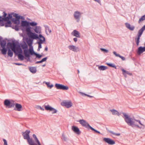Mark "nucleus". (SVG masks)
<instances>
[{
	"label": "nucleus",
	"instance_id": "1",
	"mask_svg": "<svg viewBox=\"0 0 145 145\" xmlns=\"http://www.w3.org/2000/svg\"><path fill=\"white\" fill-rule=\"evenodd\" d=\"M37 22L33 21L30 22L27 20H21V28L24 33H26L27 36L33 33L31 29H33V27L30 26L35 27L37 26Z\"/></svg>",
	"mask_w": 145,
	"mask_h": 145
},
{
	"label": "nucleus",
	"instance_id": "2",
	"mask_svg": "<svg viewBox=\"0 0 145 145\" xmlns=\"http://www.w3.org/2000/svg\"><path fill=\"white\" fill-rule=\"evenodd\" d=\"M30 49L28 48V45H25L24 46L25 50L24 52L25 56L28 58V61H30V57L31 56L34 55L36 56V58L39 59L42 56L39 54L35 52L33 50V47L32 45L29 46Z\"/></svg>",
	"mask_w": 145,
	"mask_h": 145
},
{
	"label": "nucleus",
	"instance_id": "3",
	"mask_svg": "<svg viewBox=\"0 0 145 145\" xmlns=\"http://www.w3.org/2000/svg\"><path fill=\"white\" fill-rule=\"evenodd\" d=\"M25 35V34L24 36H23V40L24 41L26 42V43L27 42L29 46L32 45L34 39H38L39 40V39H41V38H45L41 34H39L38 35L37 34L33 32L28 35V37H27V36H26L25 37H24Z\"/></svg>",
	"mask_w": 145,
	"mask_h": 145
},
{
	"label": "nucleus",
	"instance_id": "4",
	"mask_svg": "<svg viewBox=\"0 0 145 145\" xmlns=\"http://www.w3.org/2000/svg\"><path fill=\"white\" fill-rule=\"evenodd\" d=\"M122 114L123 116V117L125 122L129 125L131 126L133 128L135 127H137L139 129L142 128V127L139 126L138 124L135 123V122L133 121V119L131 118L129 116L124 112H122Z\"/></svg>",
	"mask_w": 145,
	"mask_h": 145
},
{
	"label": "nucleus",
	"instance_id": "5",
	"mask_svg": "<svg viewBox=\"0 0 145 145\" xmlns=\"http://www.w3.org/2000/svg\"><path fill=\"white\" fill-rule=\"evenodd\" d=\"M30 132V130H27L25 132H22V135L25 139H27V142L29 145H41L39 142L37 143H35L32 138H30L29 133Z\"/></svg>",
	"mask_w": 145,
	"mask_h": 145
},
{
	"label": "nucleus",
	"instance_id": "6",
	"mask_svg": "<svg viewBox=\"0 0 145 145\" xmlns=\"http://www.w3.org/2000/svg\"><path fill=\"white\" fill-rule=\"evenodd\" d=\"M79 122L82 126L85 127L88 129H91L92 131H94L95 133L99 134H101L99 131L92 127L86 120L83 119L80 120H79Z\"/></svg>",
	"mask_w": 145,
	"mask_h": 145
},
{
	"label": "nucleus",
	"instance_id": "7",
	"mask_svg": "<svg viewBox=\"0 0 145 145\" xmlns=\"http://www.w3.org/2000/svg\"><path fill=\"white\" fill-rule=\"evenodd\" d=\"M79 122L82 126L85 127L88 129H91L92 131H94L95 133L99 134H101L99 131L92 127L86 120L83 119L80 120H79Z\"/></svg>",
	"mask_w": 145,
	"mask_h": 145
},
{
	"label": "nucleus",
	"instance_id": "8",
	"mask_svg": "<svg viewBox=\"0 0 145 145\" xmlns=\"http://www.w3.org/2000/svg\"><path fill=\"white\" fill-rule=\"evenodd\" d=\"M23 42L24 43L22 45L21 47L24 50V55L23 54V51L22 50H21L20 51L18 52V53L14 52L15 54L16 55H17L18 56V58L20 60H23L25 58L27 59V61H28V58L25 56L24 52V50H25L24 46L25 45L27 44L25 41L24 40Z\"/></svg>",
	"mask_w": 145,
	"mask_h": 145
},
{
	"label": "nucleus",
	"instance_id": "9",
	"mask_svg": "<svg viewBox=\"0 0 145 145\" xmlns=\"http://www.w3.org/2000/svg\"><path fill=\"white\" fill-rule=\"evenodd\" d=\"M14 101L12 99H5L4 101V105L7 108H11L14 106Z\"/></svg>",
	"mask_w": 145,
	"mask_h": 145
},
{
	"label": "nucleus",
	"instance_id": "10",
	"mask_svg": "<svg viewBox=\"0 0 145 145\" xmlns=\"http://www.w3.org/2000/svg\"><path fill=\"white\" fill-rule=\"evenodd\" d=\"M7 39V38L3 40L2 41V43L0 44L1 47L2 48V49H0V50L1 51L2 54L4 55H5L7 54L8 50L6 48V46L7 44L6 41Z\"/></svg>",
	"mask_w": 145,
	"mask_h": 145
},
{
	"label": "nucleus",
	"instance_id": "11",
	"mask_svg": "<svg viewBox=\"0 0 145 145\" xmlns=\"http://www.w3.org/2000/svg\"><path fill=\"white\" fill-rule=\"evenodd\" d=\"M12 13L8 14L7 19V21H6L7 22L5 23V27H12V26L11 25V23L10 21V20H13V18L12 17Z\"/></svg>",
	"mask_w": 145,
	"mask_h": 145
},
{
	"label": "nucleus",
	"instance_id": "12",
	"mask_svg": "<svg viewBox=\"0 0 145 145\" xmlns=\"http://www.w3.org/2000/svg\"><path fill=\"white\" fill-rule=\"evenodd\" d=\"M55 86L57 89L63 90H67L69 89V87L67 86L58 83H56L55 85Z\"/></svg>",
	"mask_w": 145,
	"mask_h": 145
},
{
	"label": "nucleus",
	"instance_id": "13",
	"mask_svg": "<svg viewBox=\"0 0 145 145\" xmlns=\"http://www.w3.org/2000/svg\"><path fill=\"white\" fill-rule=\"evenodd\" d=\"M3 17L1 16L0 17V25L1 26H3L4 25V23L3 21H7V14L5 12H3Z\"/></svg>",
	"mask_w": 145,
	"mask_h": 145
},
{
	"label": "nucleus",
	"instance_id": "14",
	"mask_svg": "<svg viewBox=\"0 0 145 145\" xmlns=\"http://www.w3.org/2000/svg\"><path fill=\"white\" fill-rule=\"evenodd\" d=\"M103 140L109 145H112L115 144V142L114 140L110 138H104Z\"/></svg>",
	"mask_w": 145,
	"mask_h": 145
},
{
	"label": "nucleus",
	"instance_id": "15",
	"mask_svg": "<svg viewBox=\"0 0 145 145\" xmlns=\"http://www.w3.org/2000/svg\"><path fill=\"white\" fill-rule=\"evenodd\" d=\"M82 13L78 11H76L74 12V18L76 20V22H78L80 21Z\"/></svg>",
	"mask_w": 145,
	"mask_h": 145
},
{
	"label": "nucleus",
	"instance_id": "16",
	"mask_svg": "<svg viewBox=\"0 0 145 145\" xmlns=\"http://www.w3.org/2000/svg\"><path fill=\"white\" fill-rule=\"evenodd\" d=\"M61 105L62 106H65L67 108H69L72 106V103L70 101L67 102L66 101H63L61 103Z\"/></svg>",
	"mask_w": 145,
	"mask_h": 145
},
{
	"label": "nucleus",
	"instance_id": "17",
	"mask_svg": "<svg viewBox=\"0 0 145 145\" xmlns=\"http://www.w3.org/2000/svg\"><path fill=\"white\" fill-rule=\"evenodd\" d=\"M72 130L77 135H80L81 133V132L80 131L79 128L76 126H72Z\"/></svg>",
	"mask_w": 145,
	"mask_h": 145
},
{
	"label": "nucleus",
	"instance_id": "18",
	"mask_svg": "<svg viewBox=\"0 0 145 145\" xmlns=\"http://www.w3.org/2000/svg\"><path fill=\"white\" fill-rule=\"evenodd\" d=\"M14 105L15 107L14 109V110L18 111H20L22 110V106L21 104L17 103H15Z\"/></svg>",
	"mask_w": 145,
	"mask_h": 145
},
{
	"label": "nucleus",
	"instance_id": "19",
	"mask_svg": "<svg viewBox=\"0 0 145 145\" xmlns=\"http://www.w3.org/2000/svg\"><path fill=\"white\" fill-rule=\"evenodd\" d=\"M145 51V46L142 47L140 46L138 47L137 51V53L138 55H140L141 54Z\"/></svg>",
	"mask_w": 145,
	"mask_h": 145
},
{
	"label": "nucleus",
	"instance_id": "20",
	"mask_svg": "<svg viewBox=\"0 0 145 145\" xmlns=\"http://www.w3.org/2000/svg\"><path fill=\"white\" fill-rule=\"evenodd\" d=\"M68 48L70 50L75 52H77L80 51V50L78 47L73 45L69 46Z\"/></svg>",
	"mask_w": 145,
	"mask_h": 145
},
{
	"label": "nucleus",
	"instance_id": "21",
	"mask_svg": "<svg viewBox=\"0 0 145 145\" xmlns=\"http://www.w3.org/2000/svg\"><path fill=\"white\" fill-rule=\"evenodd\" d=\"M41 29L40 26H37L33 29L35 33L37 34H40L41 33Z\"/></svg>",
	"mask_w": 145,
	"mask_h": 145
},
{
	"label": "nucleus",
	"instance_id": "22",
	"mask_svg": "<svg viewBox=\"0 0 145 145\" xmlns=\"http://www.w3.org/2000/svg\"><path fill=\"white\" fill-rule=\"evenodd\" d=\"M125 25L126 27L130 30L133 31L134 30L135 27L134 26H131L130 24L128 23H125Z\"/></svg>",
	"mask_w": 145,
	"mask_h": 145
},
{
	"label": "nucleus",
	"instance_id": "23",
	"mask_svg": "<svg viewBox=\"0 0 145 145\" xmlns=\"http://www.w3.org/2000/svg\"><path fill=\"white\" fill-rule=\"evenodd\" d=\"M30 71L32 73L34 74L37 72L36 67H29Z\"/></svg>",
	"mask_w": 145,
	"mask_h": 145
},
{
	"label": "nucleus",
	"instance_id": "24",
	"mask_svg": "<svg viewBox=\"0 0 145 145\" xmlns=\"http://www.w3.org/2000/svg\"><path fill=\"white\" fill-rule=\"evenodd\" d=\"M72 34L74 36L80 38V33L76 30H74L72 32Z\"/></svg>",
	"mask_w": 145,
	"mask_h": 145
},
{
	"label": "nucleus",
	"instance_id": "25",
	"mask_svg": "<svg viewBox=\"0 0 145 145\" xmlns=\"http://www.w3.org/2000/svg\"><path fill=\"white\" fill-rule=\"evenodd\" d=\"M113 53L116 56L119 57L120 58H121L122 60L124 61L125 60V58L124 57L121 56L119 54H117L116 52L114 51Z\"/></svg>",
	"mask_w": 145,
	"mask_h": 145
},
{
	"label": "nucleus",
	"instance_id": "26",
	"mask_svg": "<svg viewBox=\"0 0 145 145\" xmlns=\"http://www.w3.org/2000/svg\"><path fill=\"white\" fill-rule=\"evenodd\" d=\"M110 111L112 113V114L113 115H116L119 116L120 115V114L118 112L114 109H111Z\"/></svg>",
	"mask_w": 145,
	"mask_h": 145
},
{
	"label": "nucleus",
	"instance_id": "27",
	"mask_svg": "<svg viewBox=\"0 0 145 145\" xmlns=\"http://www.w3.org/2000/svg\"><path fill=\"white\" fill-rule=\"evenodd\" d=\"M144 30L142 27L138 31L137 36L140 37L142 35Z\"/></svg>",
	"mask_w": 145,
	"mask_h": 145
},
{
	"label": "nucleus",
	"instance_id": "28",
	"mask_svg": "<svg viewBox=\"0 0 145 145\" xmlns=\"http://www.w3.org/2000/svg\"><path fill=\"white\" fill-rule=\"evenodd\" d=\"M44 83H45L46 85L48 88L51 89L54 86L53 84H50V82H46L44 81L43 82Z\"/></svg>",
	"mask_w": 145,
	"mask_h": 145
},
{
	"label": "nucleus",
	"instance_id": "29",
	"mask_svg": "<svg viewBox=\"0 0 145 145\" xmlns=\"http://www.w3.org/2000/svg\"><path fill=\"white\" fill-rule=\"evenodd\" d=\"M98 69L100 70L104 71L107 69L108 68L107 66L104 65H98Z\"/></svg>",
	"mask_w": 145,
	"mask_h": 145
},
{
	"label": "nucleus",
	"instance_id": "30",
	"mask_svg": "<svg viewBox=\"0 0 145 145\" xmlns=\"http://www.w3.org/2000/svg\"><path fill=\"white\" fill-rule=\"evenodd\" d=\"M106 64L109 67L114 68L115 69H117L116 65L113 63H106Z\"/></svg>",
	"mask_w": 145,
	"mask_h": 145
},
{
	"label": "nucleus",
	"instance_id": "31",
	"mask_svg": "<svg viewBox=\"0 0 145 145\" xmlns=\"http://www.w3.org/2000/svg\"><path fill=\"white\" fill-rule=\"evenodd\" d=\"M140 39V37L138 36H137L135 38V41L137 46H138L139 45Z\"/></svg>",
	"mask_w": 145,
	"mask_h": 145
},
{
	"label": "nucleus",
	"instance_id": "32",
	"mask_svg": "<svg viewBox=\"0 0 145 145\" xmlns=\"http://www.w3.org/2000/svg\"><path fill=\"white\" fill-rule=\"evenodd\" d=\"M13 53L12 51L10 49L8 50V52H7L8 56L11 57L13 56Z\"/></svg>",
	"mask_w": 145,
	"mask_h": 145
},
{
	"label": "nucleus",
	"instance_id": "33",
	"mask_svg": "<svg viewBox=\"0 0 145 145\" xmlns=\"http://www.w3.org/2000/svg\"><path fill=\"white\" fill-rule=\"evenodd\" d=\"M52 108L53 107H52L49 105L45 106V109L47 110L52 111Z\"/></svg>",
	"mask_w": 145,
	"mask_h": 145
},
{
	"label": "nucleus",
	"instance_id": "34",
	"mask_svg": "<svg viewBox=\"0 0 145 145\" xmlns=\"http://www.w3.org/2000/svg\"><path fill=\"white\" fill-rule=\"evenodd\" d=\"M13 45L16 46H18L19 45V42L18 41H16L15 40H12Z\"/></svg>",
	"mask_w": 145,
	"mask_h": 145
},
{
	"label": "nucleus",
	"instance_id": "35",
	"mask_svg": "<svg viewBox=\"0 0 145 145\" xmlns=\"http://www.w3.org/2000/svg\"><path fill=\"white\" fill-rule=\"evenodd\" d=\"M12 20L13 22L16 24H20V20H19L17 18H13V20Z\"/></svg>",
	"mask_w": 145,
	"mask_h": 145
},
{
	"label": "nucleus",
	"instance_id": "36",
	"mask_svg": "<svg viewBox=\"0 0 145 145\" xmlns=\"http://www.w3.org/2000/svg\"><path fill=\"white\" fill-rule=\"evenodd\" d=\"M106 129L107 131H108L109 133H110L113 135H115L116 136H119L120 135V133H116L114 132L113 131H109L108 130V129L106 128Z\"/></svg>",
	"mask_w": 145,
	"mask_h": 145
},
{
	"label": "nucleus",
	"instance_id": "37",
	"mask_svg": "<svg viewBox=\"0 0 145 145\" xmlns=\"http://www.w3.org/2000/svg\"><path fill=\"white\" fill-rule=\"evenodd\" d=\"M121 70L122 71L123 74L125 77H126V74H127L129 72L125 70L124 69L122 68L121 69Z\"/></svg>",
	"mask_w": 145,
	"mask_h": 145
},
{
	"label": "nucleus",
	"instance_id": "38",
	"mask_svg": "<svg viewBox=\"0 0 145 145\" xmlns=\"http://www.w3.org/2000/svg\"><path fill=\"white\" fill-rule=\"evenodd\" d=\"M145 20V14L142 16L139 19L138 23L140 24L141 22Z\"/></svg>",
	"mask_w": 145,
	"mask_h": 145
},
{
	"label": "nucleus",
	"instance_id": "39",
	"mask_svg": "<svg viewBox=\"0 0 145 145\" xmlns=\"http://www.w3.org/2000/svg\"><path fill=\"white\" fill-rule=\"evenodd\" d=\"M43 39V40H42L41 39L39 40V41H37V43L40 44L43 43L44 42H45L46 39L45 38Z\"/></svg>",
	"mask_w": 145,
	"mask_h": 145
},
{
	"label": "nucleus",
	"instance_id": "40",
	"mask_svg": "<svg viewBox=\"0 0 145 145\" xmlns=\"http://www.w3.org/2000/svg\"><path fill=\"white\" fill-rule=\"evenodd\" d=\"M16 18L18 19L19 20H20V19L22 20H25V18L23 16L19 15H18Z\"/></svg>",
	"mask_w": 145,
	"mask_h": 145
},
{
	"label": "nucleus",
	"instance_id": "41",
	"mask_svg": "<svg viewBox=\"0 0 145 145\" xmlns=\"http://www.w3.org/2000/svg\"><path fill=\"white\" fill-rule=\"evenodd\" d=\"M33 138L34 139L35 141L37 143L40 142L39 140H38V139L37 137V136L33 134Z\"/></svg>",
	"mask_w": 145,
	"mask_h": 145
},
{
	"label": "nucleus",
	"instance_id": "42",
	"mask_svg": "<svg viewBox=\"0 0 145 145\" xmlns=\"http://www.w3.org/2000/svg\"><path fill=\"white\" fill-rule=\"evenodd\" d=\"M20 27L17 25H16L15 26H13L12 27V28L14 29L16 31H18L19 30Z\"/></svg>",
	"mask_w": 145,
	"mask_h": 145
},
{
	"label": "nucleus",
	"instance_id": "43",
	"mask_svg": "<svg viewBox=\"0 0 145 145\" xmlns=\"http://www.w3.org/2000/svg\"><path fill=\"white\" fill-rule=\"evenodd\" d=\"M64 141H66L67 140V137L65 136L64 134L63 133L62 135V138H61Z\"/></svg>",
	"mask_w": 145,
	"mask_h": 145
},
{
	"label": "nucleus",
	"instance_id": "44",
	"mask_svg": "<svg viewBox=\"0 0 145 145\" xmlns=\"http://www.w3.org/2000/svg\"><path fill=\"white\" fill-rule=\"evenodd\" d=\"M13 44L12 42H8L7 43V48H9L10 47H11L12 46Z\"/></svg>",
	"mask_w": 145,
	"mask_h": 145
},
{
	"label": "nucleus",
	"instance_id": "45",
	"mask_svg": "<svg viewBox=\"0 0 145 145\" xmlns=\"http://www.w3.org/2000/svg\"><path fill=\"white\" fill-rule=\"evenodd\" d=\"M101 50L102 51L106 53H107L108 52V50L106 49L101 48Z\"/></svg>",
	"mask_w": 145,
	"mask_h": 145
},
{
	"label": "nucleus",
	"instance_id": "46",
	"mask_svg": "<svg viewBox=\"0 0 145 145\" xmlns=\"http://www.w3.org/2000/svg\"><path fill=\"white\" fill-rule=\"evenodd\" d=\"M52 111H53L52 112V113L53 114L56 113L57 111V110L56 109H55L53 108L52 109Z\"/></svg>",
	"mask_w": 145,
	"mask_h": 145
},
{
	"label": "nucleus",
	"instance_id": "47",
	"mask_svg": "<svg viewBox=\"0 0 145 145\" xmlns=\"http://www.w3.org/2000/svg\"><path fill=\"white\" fill-rule=\"evenodd\" d=\"M14 17H15V18H16L18 15V14L17 13H15L14 12L12 13Z\"/></svg>",
	"mask_w": 145,
	"mask_h": 145
},
{
	"label": "nucleus",
	"instance_id": "48",
	"mask_svg": "<svg viewBox=\"0 0 145 145\" xmlns=\"http://www.w3.org/2000/svg\"><path fill=\"white\" fill-rule=\"evenodd\" d=\"M44 27L45 29L46 32V30H48L49 29V27L48 25H44ZM46 33L47 35H48V34L47 32H46Z\"/></svg>",
	"mask_w": 145,
	"mask_h": 145
},
{
	"label": "nucleus",
	"instance_id": "49",
	"mask_svg": "<svg viewBox=\"0 0 145 145\" xmlns=\"http://www.w3.org/2000/svg\"><path fill=\"white\" fill-rule=\"evenodd\" d=\"M47 59H48V57H45L42 58L41 59V61H42V62H43L46 61Z\"/></svg>",
	"mask_w": 145,
	"mask_h": 145
},
{
	"label": "nucleus",
	"instance_id": "50",
	"mask_svg": "<svg viewBox=\"0 0 145 145\" xmlns=\"http://www.w3.org/2000/svg\"><path fill=\"white\" fill-rule=\"evenodd\" d=\"M14 64L17 65H25L24 64L18 63H14Z\"/></svg>",
	"mask_w": 145,
	"mask_h": 145
},
{
	"label": "nucleus",
	"instance_id": "51",
	"mask_svg": "<svg viewBox=\"0 0 145 145\" xmlns=\"http://www.w3.org/2000/svg\"><path fill=\"white\" fill-rule=\"evenodd\" d=\"M3 140L4 142V145H8L7 141L5 139H3Z\"/></svg>",
	"mask_w": 145,
	"mask_h": 145
},
{
	"label": "nucleus",
	"instance_id": "52",
	"mask_svg": "<svg viewBox=\"0 0 145 145\" xmlns=\"http://www.w3.org/2000/svg\"><path fill=\"white\" fill-rule=\"evenodd\" d=\"M138 123H139L140 124V125H142V126H144V128H144V127H145V126L144 125H143L141 122L140 120H139V121H138Z\"/></svg>",
	"mask_w": 145,
	"mask_h": 145
},
{
	"label": "nucleus",
	"instance_id": "53",
	"mask_svg": "<svg viewBox=\"0 0 145 145\" xmlns=\"http://www.w3.org/2000/svg\"><path fill=\"white\" fill-rule=\"evenodd\" d=\"M38 108H39L41 110H42V111H44V108H42V107H41L40 106H38Z\"/></svg>",
	"mask_w": 145,
	"mask_h": 145
},
{
	"label": "nucleus",
	"instance_id": "54",
	"mask_svg": "<svg viewBox=\"0 0 145 145\" xmlns=\"http://www.w3.org/2000/svg\"><path fill=\"white\" fill-rule=\"evenodd\" d=\"M42 63V61H41V60L40 61H37L35 62V63L36 64H39V63Z\"/></svg>",
	"mask_w": 145,
	"mask_h": 145
},
{
	"label": "nucleus",
	"instance_id": "55",
	"mask_svg": "<svg viewBox=\"0 0 145 145\" xmlns=\"http://www.w3.org/2000/svg\"><path fill=\"white\" fill-rule=\"evenodd\" d=\"M77 40L78 39L76 37L74 38L73 39V40L75 42H76L77 41Z\"/></svg>",
	"mask_w": 145,
	"mask_h": 145
},
{
	"label": "nucleus",
	"instance_id": "56",
	"mask_svg": "<svg viewBox=\"0 0 145 145\" xmlns=\"http://www.w3.org/2000/svg\"><path fill=\"white\" fill-rule=\"evenodd\" d=\"M38 48H42V44L38 43Z\"/></svg>",
	"mask_w": 145,
	"mask_h": 145
},
{
	"label": "nucleus",
	"instance_id": "57",
	"mask_svg": "<svg viewBox=\"0 0 145 145\" xmlns=\"http://www.w3.org/2000/svg\"><path fill=\"white\" fill-rule=\"evenodd\" d=\"M80 93L81 94L82 96L85 95L86 96V94L82 92H80Z\"/></svg>",
	"mask_w": 145,
	"mask_h": 145
},
{
	"label": "nucleus",
	"instance_id": "58",
	"mask_svg": "<svg viewBox=\"0 0 145 145\" xmlns=\"http://www.w3.org/2000/svg\"><path fill=\"white\" fill-rule=\"evenodd\" d=\"M86 96H87L90 98L93 97V96L86 94Z\"/></svg>",
	"mask_w": 145,
	"mask_h": 145
},
{
	"label": "nucleus",
	"instance_id": "59",
	"mask_svg": "<svg viewBox=\"0 0 145 145\" xmlns=\"http://www.w3.org/2000/svg\"><path fill=\"white\" fill-rule=\"evenodd\" d=\"M44 50L46 51H48V47H47V46H46L45 48H44Z\"/></svg>",
	"mask_w": 145,
	"mask_h": 145
},
{
	"label": "nucleus",
	"instance_id": "60",
	"mask_svg": "<svg viewBox=\"0 0 145 145\" xmlns=\"http://www.w3.org/2000/svg\"><path fill=\"white\" fill-rule=\"evenodd\" d=\"M127 74L129 75L130 76H131L132 75V74L129 72Z\"/></svg>",
	"mask_w": 145,
	"mask_h": 145
},
{
	"label": "nucleus",
	"instance_id": "61",
	"mask_svg": "<svg viewBox=\"0 0 145 145\" xmlns=\"http://www.w3.org/2000/svg\"><path fill=\"white\" fill-rule=\"evenodd\" d=\"M48 30L49 31L50 33L51 32V30L50 29H49Z\"/></svg>",
	"mask_w": 145,
	"mask_h": 145
},
{
	"label": "nucleus",
	"instance_id": "62",
	"mask_svg": "<svg viewBox=\"0 0 145 145\" xmlns=\"http://www.w3.org/2000/svg\"><path fill=\"white\" fill-rule=\"evenodd\" d=\"M142 28H143L144 30H145V25H144L142 27Z\"/></svg>",
	"mask_w": 145,
	"mask_h": 145
},
{
	"label": "nucleus",
	"instance_id": "63",
	"mask_svg": "<svg viewBox=\"0 0 145 145\" xmlns=\"http://www.w3.org/2000/svg\"><path fill=\"white\" fill-rule=\"evenodd\" d=\"M134 120L137 122H138V121H139V120H136V119H134Z\"/></svg>",
	"mask_w": 145,
	"mask_h": 145
},
{
	"label": "nucleus",
	"instance_id": "64",
	"mask_svg": "<svg viewBox=\"0 0 145 145\" xmlns=\"http://www.w3.org/2000/svg\"><path fill=\"white\" fill-rule=\"evenodd\" d=\"M134 120L137 122H138V121H139V120H136V119H134Z\"/></svg>",
	"mask_w": 145,
	"mask_h": 145
}]
</instances>
